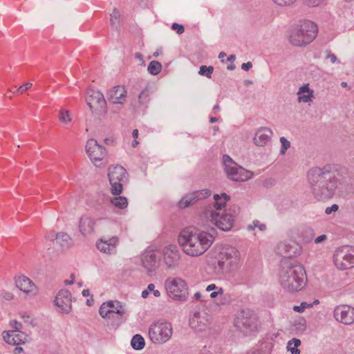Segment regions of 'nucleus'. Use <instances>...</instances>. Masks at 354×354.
<instances>
[{
  "label": "nucleus",
  "instance_id": "1",
  "mask_svg": "<svg viewBox=\"0 0 354 354\" xmlns=\"http://www.w3.org/2000/svg\"><path fill=\"white\" fill-rule=\"evenodd\" d=\"M215 230L211 232L187 227L181 230L178 242L185 254L198 257L204 254L214 241Z\"/></svg>",
  "mask_w": 354,
  "mask_h": 354
},
{
  "label": "nucleus",
  "instance_id": "2",
  "mask_svg": "<svg viewBox=\"0 0 354 354\" xmlns=\"http://www.w3.org/2000/svg\"><path fill=\"white\" fill-rule=\"evenodd\" d=\"M279 281L283 289L288 292L299 291L307 282L304 266L294 259H283L280 263Z\"/></svg>",
  "mask_w": 354,
  "mask_h": 354
},
{
  "label": "nucleus",
  "instance_id": "3",
  "mask_svg": "<svg viewBox=\"0 0 354 354\" xmlns=\"http://www.w3.org/2000/svg\"><path fill=\"white\" fill-rule=\"evenodd\" d=\"M241 266V254L234 247L223 248L216 257L212 266L217 274H230Z\"/></svg>",
  "mask_w": 354,
  "mask_h": 354
},
{
  "label": "nucleus",
  "instance_id": "4",
  "mask_svg": "<svg viewBox=\"0 0 354 354\" xmlns=\"http://www.w3.org/2000/svg\"><path fill=\"white\" fill-rule=\"evenodd\" d=\"M239 208L234 206L233 208L229 209L228 213L221 214L214 210L213 207L207 208L204 214L205 216L212 223L215 225L222 231H229L233 226L234 217L238 214Z\"/></svg>",
  "mask_w": 354,
  "mask_h": 354
},
{
  "label": "nucleus",
  "instance_id": "5",
  "mask_svg": "<svg viewBox=\"0 0 354 354\" xmlns=\"http://www.w3.org/2000/svg\"><path fill=\"white\" fill-rule=\"evenodd\" d=\"M335 268L340 271L354 268V246L343 245L337 248L333 255Z\"/></svg>",
  "mask_w": 354,
  "mask_h": 354
},
{
  "label": "nucleus",
  "instance_id": "6",
  "mask_svg": "<svg viewBox=\"0 0 354 354\" xmlns=\"http://www.w3.org/2000/svg\"><path fill=\"white\" fill-rule=\"evenodd\" d=\"M223 162L227 178L233 181L243 182L252 176L251 171L238 165L228 155H223Z\"/></svg>",
  "mask_w": 354,
  "mask_h": 354
},
{
  "label": "nucleus",
  "instance_id": "7",
  "mask_svg": "<svg viewBox=\"0 0 354 354\" xmlns=\"http://www.w3.org/2000/svg\"><path fill=\"white\" fill-rule=\"evenodd\" d=\"M169 297L176 301H185L188 298V288L181 278H169L165 282Z\"/></svg>",
  "mask_w": 354,
  "mask_h": 354
},
{
  "label": "nucleus",
  "instance_id": "8",
  "mask_svg": "<svg viewBox=\"0 0 354 354\" xmlns=\"http://www.w3.org/2000/svg\"><path fill=\"white\" fill-rule=\"evenodd\" d=\"M150 339L155 344H163L172 335L171 324L169 322H156L149 329Z\"/></svg>",
  "mask_w": 354,
  "mask_h": 354
},
{
  "label": "nucleus",
  "instance_id": "9",
  "mask_svg": "<svg viewBox=\"0 0 354 354\" xmlns=\"http://www.w3.org/2000/svg\"><path fill=\"white\" fill-rule=\"evenodd\" d=\"M86 101L92 113L104 116L106 113V102L102 92L90 88L87 91Z\"/></svg>",
  "mask_w": 354,
  "mask_h": 354
},
{
  "label": "nucleus",
  "instance_id": "10",
  "mask_svg": "<svg viewBox=\"0 0 354 354\" xmlns=\"http://www.w3.org/2000/svg\"><path fill=\"white\" fill-rule=\"evenodd\" d=\"M310 21L304 20L297 26L296 28L292 30L289 41L297 46H306L310 43Z\"/></svg>",
  "mask_w": 354,
  "mask_h": 354
},
{
  "label": "nucleus",
  "instance_id": "11",
  "mask_svg": "<svg viewBox=\"0 0 354 354\" xmlns=\"http://www.w3.org/2000/svg\"><path fill=\"white\" fill-rule=\"evenodd\" d=\"M236 324L245 333L254 331L258 326L257 316L250 309L242 310L237 317Z\"/></svg>",
  "mask_w": 354,
  "mask_h": 354
},
{
  "label": "nucleus",
  "instance_id": "12",
  "mask_svg": "<svg viewBox=\"0 0 354 354\" xmlns=\"http://www.w3.org/2000/svg\"><path fill=\"white\" fill-rule=\"evenodd\" d=\"M86 151L92 162L96 166L100 167V162L106 156L105 149L100 145L95 139H89L86 145Z\"/></svg>",
  "mask_w": 354,
  "mask_h": 354
},
{
  "label": "nucleus",
  "instance_id": "13",
  "mask_svg": "<svg viewBox=\"0 0 354 354\" xmlns=\"http://www.w3.org/2000/svg\"><path fill=\"white\" fill-rule=\"evenodd\" d=\"M335 320L350 325L354 323V307L346 304L337 306L333 310Z\"/></svg>",
  "mask_w": 354,
  "mask_h": 354
},
{
  "label": "nucleus",
  "instance_id": "14",
  "mask_svg": "<svg viewBox=\"0 0 354 354\" xmlns=\"http://www.w3.org/2000/svg\"><path fill=\"white\" fill-rule=\"evenodd\" d=\"M211 195V192L207 189H201L185 195L178 203L180 208H186L190 205H193L200 200L205 199Z\"/></svg>",
  "mask_w": 354,
  "mask_h": 354
},
{
  "label": "nucleus",
  "instance_id": "15",
  "mask_svg": "<svg viewBox=\"0 0 354 354\" xmlns=\"http://www.w3.org/2000/svg\"><path fill=\"white\" fill-rule=\"evenodd\" d=\"M210 323V317L205 311L194 312L189 319L192 328L201 331L205 330Z\"/></svg>",
  "mask_w": 354,
  "mask_h": 354
},
{
  "label": "nucleus",
  "instance_id": "16",
  "mask_svg": "<svg viewBox=\"0 0 354 354\" xmlns=\"http://www.w3.org/2000/svg\"><path fill=\"white\" fill-rule=\"evenodd\" d=\"M180 254L176 245H171L166 247L163 251V260L168 268L178 266Z\"/></svg>",
  "mask_w": 354,
  "mask_h": 354
},
{
  "label": "nucleus",
  "instance_id": "17",
  "mask_svg": "<svg viewBox=\"0 0 354 354\" xmlns=\"http://www.w3.org/2000/svg\"><path fill=\"white\" fill-rule=\"evenodd\" d=\"M55 303L62 313H68L72 308L71 292L68 290H61L55 297Z\"/></svg>",
  "mask_w": 354,
  "mask_h": 354
},
{
  "label": "nucleus",
  "instance_id": "18",
  "mask_svg": "<svg viewBox=\"0 0 354 354\" xmlns=\"http://www.w3.org/2000/svg\"><path fill=\"white\" fill-rule=\"evenodd\" d=\"M276 252L283 259H292V257L297 255L299 251L298 245L295 242H281L279 243L276 248Z\"/></svg>",
  "mask_w": 354,
  "mask_h": 354
},
{
  "label": "nucleus",
  "instance_id": "19",
  "mask_svg": "<svg viewBox=\"0 0 354 354\" xmlns=\"http://www.w3.org/2000/svg\"><path fill=\"white\" fill-rule=\"evenodd\" d=\"M127 90L124 86H113L107 93L108 100L115 104H124L127 101Z\"/></svg>",
  "mask_w": 354,
  "mask_h": 354
},
{
  "label": "nucleus",
  "instance_id": "20",
  "mask_svg": "<svg viewBox=\"0 0 354 354\" xmlns=\"http://www.w3.org/2000/svg\"><path fill=\"white\" fill-rule=\"evenodd\" d=\"M142 264L149 275L155 272L158 267V261L156 253L153 250L145 252L141 257Z\"/></svg>",
  "mask_w": 354,
  "mask_h": 354
},
{
  "label": "nucleus",
  "instance_id": "21",
  "mask_svg": "<svg viewBox=\"0 0 354 354\" xmlns=\"http://www.w3.org/2000/svg\"><path fill=\"white\" fill-rule=\"evenodd\" d=\"M3 337L8 344L19 346L25 344L29 337L21 330H13L7 332Z\"/></svg>",
  "mask_w": 354,
  "mask_h": 354
},
{
  "label": "nucleus",
  "instance_id": "22",
  "mask_svg": "<svg viewBox=\"0 0 354 354\" xmlns=\"http://www.w3.org/2000/svg\"><path fill=\"white\" fill-rule=\"evenodd\" d=\"M95 220L88 215L82 216L79 221V230L84 236L91 235L94 232Z\"/></svg>",
  "mask_w": 354,
  "mask_h": 354
},
{
  "label": "nucleus",
  "instance_id": "23",
  "mask_svg": "<svg viewBox=\"0 0 354 354\" xmlns=\"http://www.w3.org/2000/svg\"><path fill=\"white\" fill-rule=\"evenodd\" d=\"M118 243L117 236H112L109 239H101L96 243L97 249L106 254L115 253V246Z\"/></svg>",
  "mask_w": 354,
  "mask_h": 354
},
{
  "label": "nucleus",
  "instance_id": "24",
  "mask_svg": "<svg viewBox=\"0 0 354 354\" xmlns=\"http://www.w3.org/2000/svg\"><path fill=\"white\" fill-rule=\"evenodd\" d=\"M272 131L270 129L267 127H261L257 131L253 138L254 143L257 146H265L271 138Z\"/></svg>",
  "mask_w": 354,
  "mask_h": 354
},
{
  "label": "nucleus",
  "instance_id": "25",
  "mask_svg": "<svg viewBox=\"0 0 354 354\" xmlns=\"http://www.w3.org/2000/svg\"><path fill=\"white\" fill-rule=\"evenodd\" d=\"M129 314H118L112 312L106 320V324L109 330H116L127 319Z\"/></svg>",
  "mask_w": 354,
  "mask_h": 354
},
{
  "label": "nucleus",
  "instance_id": "26",
  "mask_svg": "<svg viewBox=\"0 0 354 354\" xmlns=\"http://www.w3.org/2000/svg\"><path fill=\"white\" fill-rule=\"evenodd\" d=\"M16 286L21 291L26 293L36 292V286L34 283L27 277L19 276L15 279Z\"/></svg>",
  "mask_w": 354,
  "mask_h": 354
},
{
  "label": "nucleus",
  "instance_id": "27",
  "mask_svg": "<svg viewBox=\"0 0 354 354\" xmlns=\"http://www.w3.org/2000/svg\"><path fill=\"white\" fill-rule=\"evenodd\" d=\"M127 171L125 169L119 165L110 167L109 169V181H120L124 182L126 179Z\"/></svg>",
  "mask_w": 354,
  "mask_h": 354
},
{
  "label": "nucleus",
  "instance_id": "28",
  "mask_svg": "<svg viewBox=\"0 0 354 354\" xmlns=\"http://www.w3.org/2000/svg\"><path fill=\"white\" fill-rule=\"evenodd\" d=\"M108 304L111 312L118 313V314H129V310L126 304L122 303L118 300L108 301Z\"/></svg>",
  "mask_w": 354,
  "mask_h": 354
},
{
  "label": "nucleus",
  "instance_id": "29",
  "mask_svg": "<svg viewBox=\"0 0 354 354\" xmlns=\"http://www.w3.org/2000/svg\"><path fill=\"white\" fill-rule=\"evenodd\" d=\"M56 243L62 248H68L72 245V239L70 236L65 232L56 234Z\"/></svg>",
  "mask_w": 354,
  "mask_h": 354
},
{
  "label": "nucleus",
  "instance_id": "30",
  "mask_svg": "<svg viewBox=\"0 0 354 354\" xmlns=\"http://www.w3.org/2000/svg\"><path fill=\"white\" fill-rule=\"evenodd\" d=\"M298 95V102H310V87L309 84H305L301 86L297 93Z\"/></svg>",
  "mask_w": 354,
  "mask_h": 354
},
{
  "label": "nucleus",
  "instance_id": "31",
  "mask_svg": "<svg viewBox=\"0 0 354 354\" xmlns=\"http://www.w3.org/2000/svg\"><path fill=\"white\" fill-rule=\"evenodd\" d=\"M214 198L215 201L214 210L217 212V211H221L222 208L225 207L226 202L230 199V196L223 193L221 196L214 194Z\"/></svg>",
  "mask_w": 354,
  "mask_h": 354
},
{
  "label": "nucleus",
  "instance_id": "32",
  "mask_svg": "<svg viewBox=\"0 0 354 354\" xmlns=\"http://www.w3.org/2000/svg\"><path fill=\"white\" fill-rule=\"evenodd\" d=\"M121 15L118 9L114 8L112 13L110 15V24L115 30L119 29V24L120 22Z\"/></svg>",
  "mask_w": 354,
  "mask_h": 354
},
{
  "label": "nucleus",
  "instance_id": "33",
  "mask_svg": "<svg viewBox=\"0 0 354 354\" xmlns=\"http://www.w3.org/2000/svg\"><path fill=\"white\" fill-rule=\"evenodd\" d=\"M301 344V341L297 338H292L287 343L286 348L292 354H300V350L297 348Z\"/></svg>",
  "mask_w": 354,
  "mask_h": 354
},
{
  "label": "nucleus",
  "instance_id": "34",
  "mask_svg": "<svg viewBox=\"0 0 354 354\" xmlns=\"http://www.w3.org/2000/svg\"><path fill=\"white\" fill-rule=\"evenodd\" d=\"M306 328V321L303 318L295 319L292 324V330L296 331L297 334L302 333Z\"/></svg>",
  "mask_w": 354,
  "mask_h": 354
},
{
  "label": "nucleus",
  "instance_id": "35",
  "mask_svg": "<svg viewBox=\"0 0 354 354\" xmlns=\"http://www.w3.org/2000/svg\"><path fill=\"white\" fill-rule=\"evenodd\" d=\"M131 344L135 350H141L144 348L145 342L140 335L136 334L133 337Z\"/></svg>",
  "mask_w": 354,
  "mask_h": 354
},
{
  "label": "nucleus",
  "instance_id": "36",
  "mask_svg": "<svg viewBox=\"0 0 354 354\" xmlns=\"http://www.w3.org/2000/svg\"><path fill=\"white\" fill-rule=\"evenodd\" d=\"M111 204L119 209H124L127 207L128 202L126 197L117 196L111 200Z\"/></svg>",
  "mask_w": 354,
  "mask_h": 354
},
{
  "label": "nucleus",
  "instance_id": "37",
  "mask_svg": "<svg viewBox=\"0 0 354 354\" xmlns=\"http://www.w3.org/2000/svg\"><path fill=\"white\" fill-rule=\"evenodd\" d=\"M162 70V64L158 62L153 60L151 61L147 68L148 72L153 75H158Z\"/></svg>",
  "mask_w": 354,
  "mask_h": 354
},
{
  "label": "nucleus",
  "instance_id": "38",
  "mask_svg": "<svg viewBox=\"0 0 354 354\" xmlns=\"http://www.w3.org/2000/svg\"><path fill=\"white\" fill-rule=\"evenodd\" d=\"M111 313L112 312L109 307L108 301L102 303L99 309L100 315L106 321Z\"/></svg>",
  "mask_w": 354,
  "mask_h": 354
},
{
  "label": "nucleus",
  "instance_id": "39",
  "mask_svg": "<svg viewBox=\"0 0 354 354\" xmlns=\"http://www.w3.org/2000/svg\"><path fill=\"white\" fill-rule=\"evenodd\" d=\"M111 185V191L114 195H119L122 191V183L120 181H109Z\"/></svg>",
  "mask_w": 354,
  "mask_h": 354
},
{
  "label": "nucleus",
  "instance_id": "40",
  "mask_svg": "<svg viewBox=\"0 0 354 354\" xmlns=\"http://www.w3.org/2000/svg\"><path fill=\"white\" fill-rule=\"evenodd\" d=\"M214 71V67L212 66H201L199 68L198 73L201 75L206 76L207 78H211L212 74Z\"/></svg>",
  "mask_w": 354,
  "mask_h": 354
},
{
  "label": "nucleus",
  "instance_id": "41",
  "mask_svg": "<svg viewBox=\"0 0 354 354\" xmlns=\"http://www.w3.org/2000/svg\"><path fill=\"white\" fill-rule=\"evenodd\" d=\"M280 142L281 144L280 154L283 155L290 147V142L285 137L282 136L280 138Z\"/></svg>",
  "mask_w": 354,
  "mask_h": 354
},
{
  "label": "nucleus",
  "instance_id": "42",
  "mask_svg": "<svg viewBox=\"0 0 354 354\" xmlns=\"http://www.w3.org/2000/svg\"><path fill=\"white\" fill-rule=\"evenodd\" d=\"M59 119L62 122H71V118L69 115V111L63 109L60 110Z\"/></svg>",
  "mask_w": 354,
  "mask_h": 354
},
{
  "label": "nucleus",
  "instance_id": "43",
  "mask_svg": "<svg viewBox=\"0 0 354 354\" xmlns=\"http://www.w3.org/2000/svg\"><path fill=\"white\" fill-rule=\"evenodd\" d=\"M255 227H258L261 231H263L266 229V226L265 224H261L259 221H253L252 225H249L248 226V230H252Z\"/></svg>",
  "mask_w": 354,
  "mask_h": 354
},
{
  "label": "nucleus",
  "instance_id": "44",
  "mask_svg": "<svg viewBox=\"0 0 354 354\" xmlns=\"http://www.w3.org/2000/svg\"><path fill=\"white\" fill-rule=\"evenodd\" d=\"M21 317L24 320V322L28 325H30L32 327L35 326V319L30 315L24 313L21 316Z\"/></svg>",
  "mask_w": 354,
  "mask_h": 354
},
{
  "label": "nucleus",
  "instance_id": "45",
  "mask_svg": "<svg viewBox=\"0 0 354 354\" xmlns=\"http://www.w3.org/2000/svg\"><path fill=\"white\" fill-rule=\"evenodd\" d=\"M274 3L279 6H290L292 5L296 0H272Z\"/></svg>",
  "mask_w": 354,
  "mask_h": 354
},
{
  "label": "nucleus",
  "instance_id": "46",
  "mask_svg": "<svg viewBox=\"0 0 354 354\" xmlns=\"http://www.w3.org/2000/svg\"><path fill=\"white\" fill-rule=\"evenodd\" d=\"M148 96L149 95L147 90H143L138 95V100L140 104H145L147 101Z\"/></svg>",
  "mask_w": 354,
  "mask_h": 354
},
{
  "label": "nucleus",
  "instance_id": "47",
  "mask_svg": "<svg viewBox=\"0 0 354 354\" xmlns=\"http://www.w3.org/2000/svg\"><path fill=\"white\" fill-rule=\"evenodd\" d=\"M310 307V304L302 302L299 306H294L293 310L298 313H302L307 308Z\"/></svg>",
  "mask_w": 354,
  "mask_h": 354
},
{
  "label": "nucleus",
  "instance_id": "48",
  "mask_svg": "<svg viewBox=\"0 0 354 354\" xmlns=\"http://www.w3.org/2000/svg\"><path fill=\"white\" fill-rule=\"evenodd\" d=\"M171 28L174 30H176V32L178 35H181L185 31V28L183 25L178 24L177 23H174L171 26Z\"/></svg>",
  "mask_w": 354,
  "mask_h": 354
},
{
  "label": "nucleus",
  "instance_id": "49",
  "mask_svg": "<svg viewBox=\"0 0 354 354\" xmlns=\"http://www.w3.org/2000/svg\"><path fill=\"white\" fill-rule=\"evenodd\" d=\"M32 86V83L27 82V83L24 84V85L19 86L17 89L16 93H22L23 92H24V91H27L28 88H30Z\"/></svg>",
  "mask_w": 354,
  "mask_h": 354
},
{
  "label": "nucleus",
  "instance_id": "50",
  "mask_svg": "<svg viewBox=\"0 0 354 354\" xmlns=\"http://www.w3.org/2000/svg\"><path fill=\"white\" fill-rule=\"evenodd\" d=\"M148 290L149 292H153V295L156 297H158L160 296V292L158 290H155V285L153 283H149L147 286Z\"/></svg>",
  "mask_w": 354,
  "mask_h": 354
},
{
  "label": "nucleus",
  "instance_id": "51",
  "mask_svg": "<svg viewBox=\"0 0 354 354\" xmlns=\"http://www.w3.org/2000/svg\"><path fill=\"white\" fill-rule=\"evenodd\" d=\"M151 5V0H140L139 6L142 9L149 8Z\"/></svg>",
  "mask_w": 354,
  "mask_h": 354
},
{
  "label": "nucleus",
  "instance_id": "52",
  "mask_svg": "<svg viewBox=\"0 0 354 354\" xmlns=\"http://www.w3.org/2000/svg\"><path fill=\"white\" fill-rule=\"evenodd\" d=\"M339 206L337 204H333L330 207H328L325 209V213L326 214H330L332 212H335L338 210Z\"/></svg>",
  "mask_w": 354,
  "mask_h": 354
},
{
  "label": "nucleus",
  "instance_id": "53",
  "mask_svg": "<svg viewBox=\"0 0 354 354\" xmlns=\"http://www.w3.org/2000/svg\"><path fill=\"white\" fill-rule=\"evenodd\" d=\"M10 325L12 328H15V330H20V329L22 328V324L17 320L11 321Z\"/></svg>",
  "mask_w": 354,
  "mask_h": 354
},
{
  "label": "nucleus",
  "instance_id": "54",
  "mask_svg": "<svg viewBox=\"0 0 354 354\" xmlns=\"http://www.w3.org/2000/svg\"><path fill=\"white\" fill-rule=\"evenodd\" d=\"M223 293V289L221 288H219L217 291L212 292L210 294V297L211 298H215V297H216L218 295H222Z\"/></svg>",
  "mask_w": 354,
  "mask_h": 354
},
{
  "label": "nucleus",
  "instance_id": "55",
  "mask_svg": "<svg viewBox=\"0 0 354 354\" xmlns=\"http://www.w3.org/2000/svg\"><path fill=\"white\" fill-rule=\"evenodd\" d=\"M46 238L50 241H56V233L55 232H49L46 233Z\"/></svg>",
  "mask_w": 354,
  "mask_h": 354
},
{
  "label": "nucleus",
  "instance_id": "56",
  "mask_svg": "<svg viewBox=\"0 0 354 354\" xmlns=\"http://www.w3.org/2000/svg\"><path fill=\"white\" fill-rule=\"evenodd\" d=\"M252 67V64L250 62L243 63L241 65V68L244 71H249Z\"/></svg>",
  "mask_w": 354,
  "mask_h": 354
},
{
  "label": "nucleus",
  "instance_id": "57",
  "mask_svg": "<svg viewBox=\"0 0 354 354\" xmlns=\"http://www.w3.org/2000/svg\"><path fill=\"white\" fill-rule=\"evenodd\" d=\"M310 28H311V34L312 33L314 34L313 37L315 38L317 36V34L318 32V28H317V25H315V24L311 22Z\"/></svg>",
  "mask_w": 354,
  "mask_h": 354
},
{
  "label": "nucleus",
  "instance_id": "58",
  "mask_svg": "<svg viewBox=\"0 0 354 354\" xmlns=\"http://www.w3.org/2000/svg\"><path fill=\"white\" fill-rule=\"evenodd\" d=\"M313 172V176H315V175H317L318 176H321L322 174H323V171L321 169L319 168H314L313 169V171H311Z\"/></svg>",
  "mask_w": 354,
  "mask_h": 354
},
{
  "label": "nucleus",
  "instance_id": "59",
  "mask_svg": "<svg viewBox=\"0 0 354 354\" xmlns=\"http://www.w3.org/2000/svg\"><path fill=\"white\" fill-rule=\"evenodd\" d=\"M326 239V236L325 234H322V235H321V236H319L317 237V238L315 239V242L316 243H320V242H322V241H325Z\"/></svg>",
  "mask_w": 354,
  "mask_h": 354
},
{
  "label": "nucleus",
  "instance_id": "60",
  "mask_svg": "<svg viewBox=\"0 0 354 354\" xmlns=\"http://www.w3.org/2000/svg\"><path fill=\"white\" fill-rule=\"evenodd\" d=\"M3 297L6 300H12L14 297L13 295L10 292H5Z\"/></svg>",
  "mask_w": 354,
  "mask_h": 354
},
{
  "label": "nucleus",
  "instance_id": "61",
  "mask_svg": "<svg viewBox=\"0 0 354 354\" xmlns=\"http://www.w3.org/2000/svg\"><path fill=\"white\" fill-rule=\"evenodd\" d=\"M215 289H218V288L214 283H212L210 285H209L207 288H206V291L207 292H210L213 290H215Z\"/></svg>",
  "mask_w": 354,
  "mask_h": 354
},
{
  "label": "nucleus",
  "instance_id": "62",
  "mask_svg": "<svg viewBox=\"0 0 354 354\" xmlns=\"http://www.w3.org/2000/svg\"><path fill=\"white\" fill-rule=\"evenodd\" d=\"M324 0H311V6H318Z\"/></svg>",
  "mask_w": 354,
  "mask_h": 354
},
{
  "label": "nucleus",
  "instance_id": "63",
  "mask_svg": "<svg viewBox=\"0 0 354 354\" xmlns=\"http://www.w3.org/2000/svg\"><path fill=\"white\" fill-rule=\"evenodd\" d=\"M328 58L332 63H335L337 61L336 56L334 54H329Z\"/></svg>",
  "mask_w": 354,
  "mask_h": 354
},
{
  "label": "nucleus",
  "instance_id": "64",
  "mask_svg": "<svg viewBox=\"0 0 354 354\" xmlns=\"http://www.w3.org/2000/svg\"><path fill=\"white\" fill-rule=\"evenodd\" d=\"M135 57H136V59H138L139 60L142 61V65H145V62H144V60H143V57H142V55L141 53H136L135 54Z\"/></svg>",
  "mask_w": 354,
  "mask_h": 354
}]
</instances>
